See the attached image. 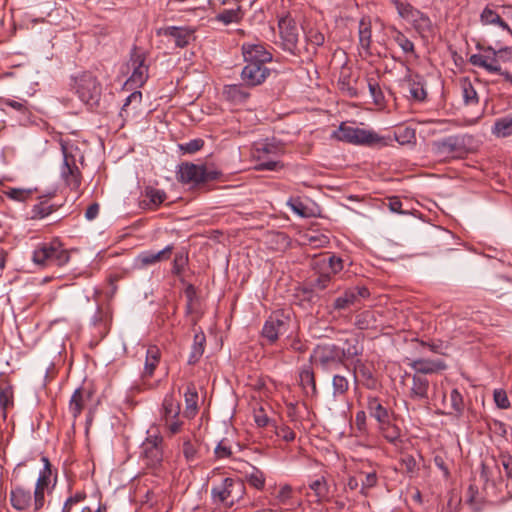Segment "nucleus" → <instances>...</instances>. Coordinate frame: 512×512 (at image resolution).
Masks as SVG:
<instances>
[{"label":"nucleus","mask_w":512,"mask_h":512,"mask_svg":"<svg viewBox=\"0 0 512 512\" xmlns=\"http://www.w3.org/2000/svg\"><path fill=\"white\" fill-rule=\"evenodd\" d=\"M245 493V485L239 479L226 477L211 489L212 503L218 508H231Z\"/></svg>","instance_id":"1"},{"label":"nucleus","mask_w":512,"mask_h":512,"mask_svg":"<svg viewBox=\"0 0 512 512\" xmlns=\"http://www.w3.org/2000/svg\"><path fill=\"white\" fill-rule=\"evenodd\" d=\"M32 260L41 267H62L69 262L70 254L63 248L59 239L55 238L50 242L39 244L33 251Z\"/></svg>","instance_id":"2"},{"label":"nucleus","mask_w":512,"mask_h":512,"mask_svg":"<svg viewBox=\"0 0 512 512\" xmlns=\"http://www.w3.org/2000/svg\"><path fill=\"white\" fill-rule=\"evenodd\" d=\"M220 176L221 172L216 169L208 168L204 164H194L191 162L181 163L177 170V180L191 187L215 181Z\"/></svg>","instance_id":"3"},{"label":"nucleus","mask_w":512,"mask_h":512,"mask_svg":"<svg viewBox=\"0 0 512 512\" xmlns=\"http://www.w3.org/2000/svg\"><path fill=\"white\" fill-rule=\"evenodd\" d=\"M71 86L75 89L80 100L87 105H95L101 96V84L91 71H84L79 75L70 78Z\"/></svg>","instance_id":"4"},{"label":"nucleus","mask_w":512,"mask_h":512,"mask_svg":"<svg viewBox=\"0 0 512 512\" xmlns=\"http://www.w3.org/2000/svg\"><path fill=\"white\" fill-rule=\"evenodd\" d=\"M333 137L339 141L354 145L375 146L385 144L383 138L376 132L363 128L348 126L342 123L337 131L333 132Z\"/></svg>","instance_id":"5"},{"label":"nucleus","mask_w":512,"mask_h":512,"mask_svg":"<svg viewBox=\"0 0 512 512\" xmlns=\"http://www.w3.org/2000/svg\"><path fill=\"white\" fill-rule=\"evenodd\" d=\"M480 22L506 31L512 36V5H486L480 14Z\"/></svg>","instance_id":"6"},{"label":"nucleus","mask_w":512,"mask_h":512,"mask_svg":"<svg viewBox=\"0 0 512 512\" xmlns=\"http://www.w3.org/2000/svg\"><path fill=\"white\" fill-rule=\"evenodd\" d=\"M472 136L459 134L446 137L433 143V149L438 156L462 157L468 151Z\"/></svg>","instance_id":"7"},{"label":"nucleus","mask_w":512,"mask_h":512,"mask_svg":"<svg viewBox=\"0 0 512 512\" xmlns=\"http://www.w3.org/2000/svg\"><path fill=\"white\" fill-rule=\"evenodd\" d=\"M291 319L283 311L273 312L264 322L261 336L269 344L277 342L281 335H284L290 327Z\"/></svg>","instance_id":"8"},{"label":"nucleus","mask_w":512,"mask_h":512,"mask_svg":"<svg viewBox=\"0 0 512 512\" xmlns=\"http://www.w3.org/2000/svg\"><path fill=\"white\" fill-rule=\"evenodd\" d=\"M309 362L325 371L343 365L339 355V346L333 343L318 344L313 349Z\"/></svg>","instance_id":"9"},{"label":"nucleus","mask_w":512,"mask_h":512,"mask_svg":"<svg viewBox=\"0 0 512 512\" xmlns=\"http://www.w3.org/2000/svg\"><path fill=\"white\" fill-rule=\"evenodd\" d=\"M278 28L283 50L295 54L299 37L295 20L288 15L281 17L278 21Z\"/></svg>","instance_id":"10"},{"label":"nucleus","mask_w":512,"mask_h":512,"mask_svg":"<svg viewBox=\"0 0 512 512\" xmlns=\"http://www.w3.org/2000/svg\"><path fill=\"white\" fill-rule=\"evenodd\" d=\"M370 291L365 286H355L346 289L340 296L335 298L332 307L334 310H348L361 303L362 299H367Z\"/></svg>","instance_id":"11"},{"label":"nucleus","mask_w":512,"mask_h":512,"mask_svg":"<svg viewBox=\"0 0 512 512\" xmlns=\"http://www.w3.org/2000/svg\"><path fill=\"white\" fill-rule=\"evenodd\" d=\"M162 442L163 437L160 435L149 436L143 442L141 456L147 467L156 468L162 463Z\"/></svg>","instance_id":"12"},{"label":"nucleus","mask_w":512,"mask_h":512,"mask_svg":"<svg viewBox=\"0 0 512 512\" xmlns=\"http://www.w3.org/2000/svg\"><path fill=\"white\" fill-rule=\"evenodd\" d=\"M278 151L279 147L275 144L267 142L259 144L255 150V157L259 161L255 169L258 171H275L282 167L279 161L267 157L269 155L276 156Z\"/></svg>","instance_id":"13"},{"label":"nucleus","mask_w":512,"mask_h":512,"mask_svg":"<svg viewBox=\"0 0 512 512\" xmlns=\"http://www.w3.org/2000/svg\"><path fill=\"white\" fill-rule=\"evenodd\" d=\"M61 176L65 180L67 186L72 190H77L81 185V172L75 163L73 155L67 152L63 147V165L61 167Z\"/></svg>","instance_id":"14"},{"label":"nucleus","mask_w":512,"mask_h":512,"mask_svg":"<svg viewBox=\"0 0 512 512\" xmlns=\"http://www.w3.org/2000/svg\"><path fill=\"white\" fill-rule=\"evenodd\" d=\"M42 462L44 464L43 469L39 473V477L37 479L35 491H34V511H39L45 502L44 498V490L48 487L50 483V478L52 476L51 464L49 459L46 456L42 457Z\"/></svg>","instance_id":"15"},{"label":"nucleus","mask_w":512,"mask_h":512,"mask_svg":"<svg viewBox=\"0 0 512 512\" xmlns=\"http://www.w3.org/2000/svg\"><path fill=\"white\" fill-rule=\"evenodd\" d=\"M242 54L247 64H266L273 61L272 53L263 44H243Z\"/></svg>","instance_id":"16"},{"label":"nucleus","mask_w":512,"mask_h":512,"mask_svg":"<svg viewBox=\"0 0 512 512\" xmlns=\"http://www.w3.org/2000/svg\"><path fill=\"white\" fill-rule=\"evenodd\" d=\"M92 396L93 391L85 387H79L73 392L69 401L68 411L74 421L80 416L86 403L91 400Z\"/></svg>","instance_id":"17"},{"label":"nucleus","mask_w":512,"mask_h":512,"mask_svg":"<svg viewBox=\"0 0 512 512\" xmlns=\"http://www.w3.org/2000/svg\"><path fill=\"white\" fill-rule=\"evenodd\" d=\"M269 74L267 66H243L241 79L246 86L255 87L262 84Z\"/></svg>","instance_id":"18"},{"label":"nucleus","mask_w":512,"mask_h":512,"mask_svg":"<svg viewBox=\"0 0 512 512\" xmlns=\"http://www.w3.org/2000/svg\"><path fill=\"white\" fill-rule=\"evenodd\" d=\"M366 409L371 418L375 419L377 424H385V421L392 418L394 412L382 404V401L376 396H368Z\"/></svg>","instance_id":"19"},{"label":"nucleus","mask_w":512,"mask_h":512,"mask_svg":"<svg viewBox=\"0 0 512 512\" xmlns=\"http://www.w3.org/2000/svg\"><path fill=\"white\" fill-rule=\"evenodd\" d=\"M409 366L415 371V374L426 375L443 371L447 368L446 363L441 359L431 360L418 358L409 363Z\"/></svg>","instance_id":"20"},{"label":"nucleus","mask_w":512,"mask_h":512,"mask_svg":"<svg viewBox=\"0 0 512 512\" xmlns=\"http://www.w3.org/2000/svg\"><path fill=\"white\" fill-rule=\"evenodd\" d=\"M404 85L406 86L412 99L423 101L426 99L427 92L424 87V79L418 74H413L408 68V74L405 76Z\"/></svg>","instance_id":"21"},{"label":"nucleus","mask_w":512,"mask_h":512,"mask_svg":"<svg viewBox=\"0 0 512 512\" xmlns=\"http://www.w3.org/2000/svg\"><path fill=\"white\" fill-rule=\"evenodd\" d=\"M430 382L424 375L415 374L412 376V385L409 391V397L417 401L428 402Z\"/></svg>","instance_id":"22"},{"label":"nucleus","mask_w":512,"mask_h":512,"mask_svg":"<svg viewBox=\"0 0 512 512\" xmlns=\"http://www.w3.org/2000/svg\"><path fill=\"white\" fill-rule=\"evenodd\" d=\"M364 350L363 344L360 342L358 337H350L344 341V346H339V355L344 365L346 361L354 359L362 355Z\"/></svg>","instance_id":"23"},{"label":"nucleus","mask_w":512,"mask_h":512,"mask_svg":"<svg viewBox=\"0 0 512 512\" xmlns=\"http://www.w3.org/2000/svg\"><path fill=\"white\" fill-rule=\"evenodd\" d=\"M173 248V245H167L164 249L158 252L144 251L137 256L136 261L140 267H145L163 260H168L171 256Z\"/></svg>","instance_id":"24"},{"label":"nucleus","mask_w":512,"mask_h":512,"mask_svg":"<svg viewBox=\"0 0 512 512\" xmlns=\"http://www.w3.org/2000/svg\"><path fill=\"white\" fill-rule=\"evenodd\" d=\"M223 98L231 105H242L250 94L239 84L225 85L222 91Z\"/></svg>","instance_id":"25"},{"label":"nucleus","mask_w":512,"mask_h":512,"mask_svg":"<svg viewBox=\"0 0 512 512\" xmlns=\"http://www.w3.org/2000/svg\"><path fill=\"white\" fill-rule=\"evenodd\" d=\"M10 502L16 510H26L32 502L31 491L24 489L22 486L14 487L10 492Z\"/></svg>","instance_id":"26"},{"label":"nucleus","mask_w":512,"mask_h":512,"mask_svg":"<svg viewBox=\"0 0 512 512\" xmlns=\"http://www.w3.org/2000/svg\"><path fill=\"white\" fill-rule=\"evenodd\" d=\"M413 28L422 38H429L433 35V24L428 15L417 11L411 18Z\"/></svg>","instance_id":"27"},{"label":"nucleus","mask_w":512,"mask_h":512,"mask_svg":"<svg viewBox=\"0 0 512 512\" xmlns=\"http://www.w3.org/2000/svg\"><path fill=\"white\" fill-rule=\"evenodd\" d=\"M357 76L353 75V71L351 66H341V71L339 75V86L340 89L346 91L350 97L357 96V88L354 86V83L357 81Z\"/></svg>","instance_id":"28"},{"label":"nucleus","mask_w":512,"mask_h":512,"mask_svg":"<svg viewBox=\"0 0 512 512\" xmlns=\"http://www.w3.org/2000/svg\"><path fill=\"white\" fill-rule=\"evenodd\" d=\"M148 77V66H134L132 74L124 83V88L136 90L146 83Z\"/></svg>","instance_id":"29"},{"label":"nucleus","mask_w":512,"mask_h":512,"mask_svg":"<svg viewBox=\"0 0 512 512\" xmlns=\"http://www.w3.org/2000/svg\"><path fill=\"white\" fill-rule=\"evenodd\" d=\"M300 385L306 395L315 396L317 394L316 379L313 369L309 365H305L299 372Z\"/></svg>","instance_id":"30"},{"label":"nucleus","mask_w":512,"mask_h":512,"mask_svg":"<svg viewBox=\"0 0 512 512\" xmlns=\"http://www.w3.org/2000/svg\"><path fill=\"white\" fill-rule=\"evenodd\" d=\"M161 352L160 349L151 345L146 350L145 365L143 371V377L150 378L154 374L156 367L160 362Z\"/></svg>","instance_id":"31"},{"label":"nucleus","mask_w":512,"mask_h":512,"mask_svg":"<svg viewBox=\"0 0 512 512\" xmlns=\"http://www.w3.org/2000/svg\"><path fill=\"white\" fill-rule=\"evenodd\" d=\"M234 2H235L234 7H232L231 9H224L223 11L219 12L215 16V20L223 23L224 25L239 23L242 20L244 13H243L238 1L234 0Z\"/></svg>","instance_id":"32"},{"label":"nucleus","mask_w":512,"mask_h":512,"mask_svg":"<svg viewBox=\"0 0 512 512\" xmlns=\"http://www.w3.org/2000/svg\"><path fill=\"white\" fill-rule=\"evenodd\" d=\"M184 398L185 410L183 414L186 418H193L198 411V393L193 384L187 386Z\"/></svg>","instance_id":"33"},{"label":"nucleus","mask_w":512,"mask_h":512,"mask_svg":"<svg viewBox=\"0 0 512 512\" xmlns=\"http://www.w3.org/2000/svg\"><path fill=\"white\" fill-rule=\"evenodd\" d=\"M378 430L389 443L397 445L401 442V429L392 422V418L378 425Z\"/></svg>","instance_id":"34"},{"label":"nucleus","mask_w":512,"mask_h":512,"mask_svg":"<svg viewBox=\"0 0 512 512\" xmlns=\"http://www.w3.org/2000/svg\"><path fill=\"white\" fill-rule=\"evenodd\" d=\"M491 132L497 138H506L512 135V114L495 120Z\"/></svg>","instance_id":"35"},{"label":"nucleus","mask_w":512,"mask_h":512,"mask_svg":"<svg viewBox=\"0 0 512 512\" xmlns=\"http://www.w3.org/2000/svg\"><path fill=\"white\" fill-rule=\"evenodd\" d=\"M162 417L165 422L178 418L180 414V404L173 395H166L162 403Z\"/></svg>","instance_id":"36"},{"label":"nucleus","mask_w":512,"mask_h":512,"mask_svg":"<svg viewBox=\"0 0 512 512\" xmlns=\"http://www.w3.org/2000/svg\"><path fill=\"white\" fill-rule=\"evenodd\" d=\"M206 337L203 332L196 333L193 338V345L188 358V364L193 365L197 363L204 353Z\"/></svg>","instance_id":"37"},{"label":"nucleus","mask_w":512,"mask_h":512,"mask_svg":"<svg viewBox=\"0 0 512 512\" xmlns=\"http://www.w3.org/2000/svg\"><path fill=\"white\" fill-rule=\"evenodd\" d=\"M359 373L360 376L365 379V386L367 388H374L376 384V380L373 376V373L369 369V367L359 358H356L354 361L353 375L356 379V374Z\"/></svg>","instance_id":"38"},{"label":"nucleus","mask_w":512,"mask_h":512,"mask_svg":"<svg viewBox=\"0 0 512 512\" xmlns=\"http://www.w3.org/2000/svg\"><path fill=\"white\" fill-rule=\"evenodd\" d=\"M163 34L165 36L170 37V39L178 47L186 46L188 44V39L190 37V35L186 32L185 29L175 26L165 28L163 30Z\"/></svg>","instance_id":"39"},{"label":"nucleus","mask_w":512,"mask_h":512,"mask_svg":"<svg viewBox=\"0 0 512 512\" xmlns=\"http://www.w3.org/2000/svg\"><path fill=\"white\" fill-rule=\"evenodd\" d=\"M360 475H362L363 478L361 479V487H360L359 493L363 497H367L369 495L370 489H372L378 485V482H379L378 474L376 471L373 470V471H369V472L361 471Z\"/></svg>","instance_id":"40"},{"label":"nucleus","mask_w":512,"mask_h":512,"mask_svg":"<svg viewBox=\"0 0 512 512\" xmlns=\"http://www.w3.org/2000/svg\"><path fill=\"white\" fill-rule=\"evenodd\" d=\"M371 22L362 18L359 23V42L363 49L368 50L371 44Z\"/></svg>","instance_id":"41"},{"label":"nucleus","mask_w":512,"mask_h":512,"mask_svg":"<svg viewBox=\"0 0 512 512\" xmlns=\"http://www.w3.org/2000/svg\"><path fill=\"white\" fill-rule=\"evenodd\" d=\"M59 206L55 204H48L45 201H41L40 203L33 206L31 210V218L32 219H42L58 209Z\"/></svg>","instance_id":"42"},{"label":"nucleus","mask_w":512,"mask_h":512,"mask_svg":"<svg viewBox=\"0 0 512 512\" xmlns=\"http://www.w3.org/2000/svg\"><path fill=\"white\" fill-rule=\"evenodd\" d=\"M461 90L463 100L466 105H474L478 103L479 98L477 92L470 81L464 79L461 82Z\"/></svg>","instance_id":"43"},{"label":"nucleus","mask_w":512,"mask_h":512,"mask_svg":"<svg viewBox=\"0 0 512 512\" xmlns=\"http://www.w3.org/2000/svg\"><path fill=\"white\" fill-rule=\"evenodd\" d=\"M450 407L451 411L448 414H454L456 416H461L464 411V400L463 396L459 392L458 389L454 388L450 394Z\"/></svg>","instance_id":"44"},{"label":"nucleus","mask_w":512,"mask_h":512,"mask_svg":"<svg viewBox=\"0 0 512 512\" xmlns=\"http://www.w3.org/2000/svg\"><path fill=\"white\" fill-rule=\"evenodd\" d=\"M145 197L149 200L153 208H157L166 200L167 195L163 190L147 187L145 189Z\"/></svg>","instance_id":"45"},{"label":"nucleus","mask_w":512,"mask_h":512,"mask_svg":"<svg viewBox=\"0 0 512 512\" xmlns=\"http://www.w3.org/2000/svg\"><path fill=\"white\" fill-rule=\"evenodd\" d=\"M332 388L334 397L343 396L349 389V381L345 376L336 374L332 379Z\"/></svg>","instance_id":"46"},{"label":"nucleus","mask_w":512,"mask_h":512,"mask_svg":"<svg viewBox=\"0 0 512 512\" xmlns=\"http://www.w3.org/2000/svg\"><path fill=\"white\" fill-rule=\"evenodd\" d=\"M37 189H24V188H10L4 192V194L15 201L18 202H25L27 199L31 197L33 192H35Z\"/></svg>","instance_id":"47"},{"label":"nucleus","mask_w":512,"mask_h":512,"mask_svg":"<svg viewBox=\"0 0 512 512\" xmlns=\"http://www.w3.org/2000/svg\"><path fill=\"white\" fill-rule=\"evenodd\" d=\"M247 482L254 488L262 490L265 486V475L257 467H252V471L246 474Z\"/></svg>","instance_id":"48"},{"label":"nucleus","mask_w":512,"mask_h":512,"mask_svg":"<svg viewBox=\"0 0 512 512\" xmlns=\"http://www.w3.org/2000/svg\"><path fill=\"white\" fill-rule=\"evenodd\" d=\"M309 488L314 491L318 501L327 498L328 496V485L324 477L318 478L309 484Z\"/></svg>","instance_id":"49"},{"label":"nucleus","mask_w":512,"mask_h":512,"mask_svg":"<svg viewBox=\"0 0 512 512\" xmlns=\"http://www.w3.org/2000/svg\"><path fill=\"white\" fill-rule=\"evenodd\" d=\"M368 88L369 92L372 96L373 102L377 106H382L384 104V94L376 80L373 78L368 79Z\"/></svg>","instance_id":"50"},{"label":"nucleus","mask_w":512,"mask_h":512,"mask_svg":"<svg viewBox=\"0 0 512 512\" xmlns=\"http://www.w3.org/2000/svg\"><path fill=\"white\" fill-rule=\"evenodd\" d=\"M188 264V255L185 252H177L175 254L173 265H172V273L176 276H179L184 271L185 267Z\"/></svg>","instance_id":"51"},{"label":"nucleus","mask_w":512,"mask_h":512,"mask_svg":"<svg viewBox=\"0 0 512 512\" xmlns=\"http://www.w3.org/2000/svg\"><path fill=\"white\" fill-rule=\"evenodd\" d=\"M395 139L400 144L411 143L415 140V130L409 127L399 128L394 133Z\"/></svg>","instance_id":"52"},{"label":"nucleus","mask_w":512,"mask_h":512,"mask_svg":"<svg viewBox=\"0 0 512 512\" xmlns=\"http://www.w3.org/2000/svg\"><path fill=\"white\" fill-rule=\"evenodd\" d=\"M400 17L410 21L412 16L418 11L411 4L399 1L394 4Z\"/></svg>","instance_id":"53"},{"label":"nucleus","mask_w":512,"mask_h":512,"mask_svg":"<svg viewBox=\"0 0 512 512\" xmlns=\"http://www.w3.org/2000/svg\"><path fill=\"white\" fill-rule=\"evenodd\" d=\"M141 101H142V93L138 90H135L133 91L126 99H125V102L123 103L122 107H121V111H120V116H124V113H127L128 111V107L131 105V104H135V107L134 108H137L140 104H141Z\"/></svg>","instance_id":"54"},{"label":"nucleus","mask_w":512,"mask_h":512,"mask_svg":"<svg viewBox=\"0 0 512 512\" xmlns=\"http://www.w3.org/2000/svg\"><path fill=\"white\" fill-rule=\"evenodd\" d=\"M401 468L410 476H413L417 472V463L412 455L406 454L401 458Z\"/></svg>","instance_id":"55"},{"label":"nucleus","mask_w":512,"mask_h":512,"mask_svg":"<svg viewBox=\"0 0 512 512\" xmlns=\"http://www.w3.org/2000/svg\"><path fill=\"white\" fill-rule=\"evenodd\" d=\"M272 428L274 429V433L286 442H290L295 439L294 431L288 426H277L273 423Z\"/></svg>","instance_id":"56"},{"label":"nucleus","mask_w":512,"mask_h":512,"mask_svg":"<svg viewBox=\"0 0 512 512\" xmlns=\"http://www.w3.org/2000/svg\"><path fill=\"white\" fill-rule=\"evenodd\" d=\"M306 39L310 44L314 46H321L325 41L323 33L316 28H310L306 32Z\"/></svg>","instance_id":"57"},{"label":"nucleus","mask_w":512,"mask_h":512,"mask_svg":"<svg viewBox=\"0 0 512 512\" xmlns=\"http://www.w3.org/2000/svg\"><path fill=\"white\" fill-rule=\"evenodd\" d=\"M293 489L290 485L285 484L280 487L278 493L276 494V500L278 504L286 505L289 500L292 498Z\"/></svg>","instance_id":"58"},{"label":"nucleus","mask_w":512,"mask_h":512,"mask_svg":"<svg viewBox=\"0 0 512 512\" xmlns=\"http://www.w3.org/2000/svg\"><path fill=\"white\" fill-rule=\"evenodd\" d=\"M203 146H204V140H202L200 138H196V139L190 140L189 142H187L185 144H181L180 149L184 153L193 154V153L199 151L200 149H202Z\"/></svg>","instance_id":"59"},{"label":"nucleus","mask_w":512,"mask_h":512,"mask_svg":"<svg viewBox=\"0 0 512 512\" xmlns=\"http://www.w3.org/2000/svg\"><path fill=\"white\" fill-rule=\"evenodd\" d=\"M287 204L291 208V210L297 215L302 217L308 216V214L306 213V206L303 204L300 198H290Z\"/></svg>","instance_id":"60"},{"label":"nucleus","mask_w":512,"mask_h":512,"mask_svg":"<svg viewBox=\"0 0 512 512\" xmlns=\"http://www.w3.org/2000/svg\"><path fill=\"white\" fill-rule=\"evenodd\" d=\"M373 319V315L370 311H364L363 313L356 316L355 325L358 329L365 330L370 327V321Z\"/></svg>","instance_id":"61"},{"label":"nucleus","mask_w":512,"mask_h":512,"mask_svg":"<svg viewBox=\"0 0 512 512\" xmlns=\"http://www.w3.org/2000/svg\"><path fill=\"white\" fill-rule=\"evenodd\" d=\"M86 498L84 492H77L76 494L68 497L63 505L62 512H70L72 506L83 501Z\"/></svg>","instance_id":"62"},{"label":"nucleus","mask_w":512,"mask_h":512,"mask_svg":"<svg viewBox=\"0 0 512 512\" xmlns=\"http://www.w3.org/2000/svg\"><path fill=\"white\" fill-rule=\"evenodd\" d=\"M395 41L402 48L405 53H412L414 51V44L403 33L398 32L395 36Z\"/></svg>","instance_id":"63"},{"label":"nucleus","mask_w":512,"mask_h":512,"mask_svg":"<svg viewBox=\"0 0 512 512\" xmlns=\"http://www.w3.org/2000/svg\"><path fill=\"white\" fill-rule=\"evenodd\" d=\"M500 461L505 471L506 477L512 482V456L509 454L500 455Z\"/></svg>","instance_id":"64"}]
</instances>
